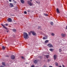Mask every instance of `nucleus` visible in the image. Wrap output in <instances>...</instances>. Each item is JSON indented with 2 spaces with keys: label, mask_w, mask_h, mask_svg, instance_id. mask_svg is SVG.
Here are the masks:
<instances>
[{
  "label": "nucleus",
  "mask_w": 67,
  "mask_h": 67,
  "mask_svg": "<svg viewBox=\"0 0 67 67\" xmlns=\"http://www.w3.org/2000/svg\"><path fill=\"white\" fill-rule=\"evenodd\" d=\"M1 25H2V26H3V27H4V29H6V30H8V29H7V28L5 27V26H4L3 25V24H2Z\"/></svg>",
  "instance_id": "9d476101"
},
{
  "label": "nucleus",
  "mask_w": 67,
  "mask_h": 67,
  "mask_svg": "<svg viewBox=\"0 0 67 67\" xmlns=\"http://www.w3.org/2000/svg\"><path fill=\"white\" fill-rule=\"evenodd\" d=\"M4 25H6V26H8V24H4Z\"/></svg>",
  "instance_id": "c756f323"
},
{
  "label": "nucleus",
  "mask_w": 67,
  "mask_h": 67,
  "mask_svg": "<svg viewBox=\"0 0 67 67\" xmlns=\"http://www.w3.org/2000/svg\"><path fill=\"white\" fill-rule=\"evenodd\" d=\"M41 26H38V29H40V30H42V28H41Z\"/></svg>",
  "instance_id": "4468645a"
},
{
  "label": "nucleus",
  "mask_w": 67,
  "mask_h": 67,
  "mask_svg": "<svg viewBox=\"0 0 67 67\" xmlns=\"http://www.w3.org/2000/svg\"><path fill=\"white\" fill-rule=\"evenodd\" d=\"M59 51L60 52H62V50L60 49H59Z\"/></svg>",
  "instance_id": "bb28decb"
},
{
  "label": "nucleus",
  "mask_w": 67,
  "mask_h": 67,
  "mask_svg": "<svg viewBox=\"0 0 67 67\" xmlns=\"http://www.w3.org/2000/svg\"><path fill=\"white\" fill-rule=\"evenodd\" d=\"M13 2L14 3H16V2L14 1H13Z\"/></svg>",
  "instance_id": "cd10ccee"
},
{
  "label": "nucleus",
  "mask_w": 67,
  "mask_h": 67,
  "mask_svg": "<svg viewBox=\"0 0 67 67\" xmlns=\"http://www.w3.org/2000/svg\"><path fill=\"white\" fill-rule=\"evenodd\" d=\"M53 57L54 58V60H56V58H57V55L55 54L53 56Z\"/></svg>",
  "instance_id": "39448f33"
},
{
  "label": "nucleus",
  "mask_w": 67,
  "mask_h": 67,
  "mask_svg": "<svg viewBox=\"0 0 67 67\" xmlns=\"http://www.w3.org/2000/svg\"><path fill=\"white\" fill-rule=\"evenodd\" d=\"M66 29L67 30V26H66Z\"/></svg>",
  "instance_id": "ea45409f"
},
{
  "label": "nucleus",
  "mask_w": 67,
  "mask_h": 67,
  "mask_svg": "<svg viewBox=\"0 0 67 67\" xmlns=\"http://www.w3.org/2000/svg\"><path fill=\"white\" fill-rule=\"evenodd\" d=\"M47 46L50 48H51L52 47H53V46L52 45V44H47Z\"/></svg>",
  "instance_id": "20e7f679"
},
{
  "label": "nucleus",
  "mask_w": 67,
  "mask_h": 67,
  "mask_svg": "<svg viewBox=\"0 0 67 67\" xmlns=\"http://www.w3.org/2000/svg\"><path fill=\"white\" fill-rule=\"evenodd\" d=\"M49 67H53L52 66H49Z\"/></svg>",
  "instance_id": "c9c22d12"
},
{
  "label": "nucleus",
  "mask_w": 67,
  "mask_h": 67,
  "mask_svg": "<svg viewBox=\"0 0 67 67\" xmlns=\"http://www.w3.org/2000/svg\"><path fill=\"white\" fill-rule=\"evenodd\" d=\"M6 57H9V56L8 55H7L6 56Z\"/></svg>",
  "instance_id": "a19ab883"
},
{
  "label": "nucleus",
  "mask_w": 67,
  "mask_h": 67,
  "mask_svg": "<svg viewBox=\"0 0 67 67\" xmlns=\"http://www.w3.org/2000/svg\"><path fill=\"white\" fill-rule=\"evenodd\" d=\"M31 67H34V65H31Z\"/></svg>",
  "instance_id": "473e14b6"
},
{
  "label": "nucleus",
  "mask_w": 67,
  "mask_h": 67,
  "mask_svg": "<svg viewBox=\"0 0 67 67\" xmlns=\"http://www.w3.org/2000/svg\"><path fill=\"white\" fill-rule=\"evenodd\" d=\"M24 13L25 14H26V13H27V12H26V11H25L24 12Z\"/></svg>",
  "instance_id": "c85d7f7f"
},
{
  "label": "nucleus",
  "mask_w": 67,
  "mask_h": 67,
  "mask_svg": "<svg viewBox=\"0 0 67 67\" xmlns=\"http://www.w3.org/2000/svg\"><path fill=\"white\" fill-rule=\"evenodd\" d=\"M45 37H46V38L45 37H43V40H46V39H47V37H46V36H45Z\"/></svg>",
  "instance_id": "2eb2a0df"
},
{
  "label": "nucleus",
  "mask_w": 67,
  "mask_h": 67,
  "mask_svg": "<svg viewBox=\"0 0 67 67\" xmlns=\"http://www.w3.org/2000/svg\"><path fill=\"white\" fill-rule=\"evenodd\" d=\"M7 32H9V31H7Z\"/></svg>",
  "instance_id": "37998d69"
},
{
  "label": "nucleus",
  "mask_w": 67,
  "mask_h": 67,
  "mask_svg": "<svg viewBox=\"0 0 67 67\" xmlns=\"http://www.w3.org/2000/svg\"><path fill=\"white\" fill-rule=\"evenodd\" d=\"M57 12L58 13H60L59 11V9L58 8L57 9Z\"/></svg>",
  "instance_id": "f8f14e48"
},
{
  "label": "nucleus",
  "mask_w": 67,
  "mask_h": 67,
  "mask_svg": "<svg viewBox=\"0 0 67 67\" xmlns=\"http://www.w3.org/2000/svg\"><path fill=\"white\" fill-rule=\"evenodd\" d=\"M27 64V63H26V64Z\"/></svg>",
  "instance_id": "a18cd8bd"
},
{
  "label": "nucleus",
  "mask_w": 67,
  "mask_h": 67,
  "mask_svg": "<svg viewBox=\"0 0 67 67\" xmlns=\"http://www.w3.org/2000/svg\"><path fill=\"white\" fill-rule=\"evenodd\" d=\"M9 2H11V0H9Z\"/></svg>",
  "instance_id": "e433bc0d"
},
{
  "label": "nucleus",
  "mask_w": 67,
  "mask_h": 67,
  "mask_svg": "<svg viewBox=\"0 0 67 67\" xmlns=\"http://www.w3.org/2000/svg\"><path fill=\"white\" fill-rule=\"evenodd\" d=\"M31 33H32V35H34V36H35V35H36V33L34 31H31Z\"/></svg>",
  "instance_id": "7ed1b4c3"
},
{
  "label": "nucleus",
  "mask_w": 67,
  "mask_h": 67,
  "mask_svg": "<svg viewBox=\"0 0 67 67\" xmlns=\"http://www.w3.org/2000/svg\"><path fill=\"white\" fill-rule=\"evenodd\" d=\"M49 50L51 52H53L54 51V49H50Z\"/></svg>",
  "instance_id": "dca6fc26"
},
{
  "label": "nucleus",
  "mask_w": 67,
  "mask_h": 67,
  "mask_svg": "<svg viewBox=\"0 0 67 67\" xmlns=\"http://www.w3.org/2000/svg\"><path fill=\"white\" fill-rule=\"evenodd\" d=\"M21 58L22 59H24V57H22Z\"/></svg>",
  "instance_id": "72a5a7b5"
},
{
  "label": "nucleus",
  "mask_w": 67,
  "mask_h": 67,
  "mask_svg": "<svg viewBox=\"0 0 67 67\" xmlns=\"http://www.w3.org/2000/svg\"><path fill=\"white\" fill-rule=\"evenodd\" d=\"M48 42V40H46L45 41V43H47Z\"/></svg>",
  "instance_id": "6ab92c4d"
},
{
  "label": "nucleus",
  "mask_w": 67,
  "mask_h": 67,
  "mask_svg": "<svg viewBox=\"0 0 67 67\" xmlns=\"http://www.w3.org/2000/svg\"><path fill=\"white\" fill-rule=\"evenodd\" d=\"M30 1H31L32 2V0H30Z\"/></svg>",
  "instance_id": "79ce46f5"
},
{
  "label": "nucleus",
  "mask_w": 67,
  "mask_h": 67,
  "mask_svg": "<svg viewBox=\"0 0 67 67\" xmlns=\"http://www.w3.org/2000/svg\"><path fill=\"white\" fill-rule=\"evenodd\" d=\"M44 15H45V16H48V14H46L45 13H44L43 14Z\"/></svg>",
  "instance_id": "f3484780"
},
{
  "label": "nucleus",
  "mask_w": 67,
  "mask_h": 67,
  "mask_svg": "<svg viewBox=\"0 0 67 67\" xmlns=\"http://www.w3.org/2000/svg\"><path fill=\"white\" fill-rule=\"evenodd\" d=\"M9 5V6L11 7V8H12V7H13V4L11 3H10Z\"/></svg>",
  "instance_id": "6e6552de"
},
{
  "label": "nucleus",
  "mask_w": 67,
  "mask_h": 67,
  "mask_svg": "<svg viewBox=\"0 0 67 67\" xmlns=\"http://www.w3.org/2000/svg\"><path fill=\"white\" fill-rule=\"evenodd\" d=\"M13 32H15V31H16V30L15 29H13Z\"/></svg>",
  "instance_id": "a878e982"
},
{
  "label": "nucleus",
  "mask_w": 67,
  "mask_h": 67,
  "mask_svg": "<svg viewBox=\"0 0 67 67\" xmlns=\"http://www.w3.org/2000/svg\"><path fill=\"white\" fill-rule=\"evenodd\" d=\"M2 48L3 49H5V47H4V46H3L2 47Z\"/></svg>",
  "instance_id": "5701e85b"
},
{
  "label": "nucleus",
  "mask_w": 67,
  "mask_h": 67,
  "mask_svg": "<svg viewBox=\"0 0 67 67\" xmlns=\"http://www.w3.org/2000/svg\"><path fill=\"white\" fill-rule=\"evenodd\" d=\"M55 65H56V66H58V63H55Z\"/></svg>",
  "instance_id": "393cba45"
},
{
  "label": "nucleus",
  "mask_w": 67,
  "mask_h": 67,
  "mask_svg": "<svg viewBox=\"0 0 67 67\" xmlns=\"http://www.w3.org/2000/svg\"><path fill=\"white\" fill-rule=\"evenodd\" d=\"M43 67H47V66H43Z\"/></svg>",
  "instance_id": "4c0bfd02"
},
{
  "label": "nucleus",
  "mask_w": 67,
  "mask_h": 67,
  "mask_svg": "<svg viewBox=\"0 0 67 67\" xmlns=\"http://www.w3.org/2000/svg\"><path fill=\"white\" fill-rule=\"evenodd\" d=\"M23 34L24 37L25 39H27V38H29V36L27 33L24 32Z\"/></svg>",
  "instance_id": "f257e3e1"
},
{
  "label": "nucleus",
  "mask_w": 67,
  "mask_h": 67,
  "mask_svg": "<svg viewBox=\"0 0 67 67\" xmlns=\"http://www.w3.org/2000/svg\"><path fill=\"white\" fill-rule=\"evenodd\" d=\"M28 4L30 5V6H32L33 5V4L32 3L30 2V1H28L27 2Z\"/></svg>",
  "instance_id": "f03ea898"
},
{
  "label": "nucleus",
  "mask_w": 67,
  "mask_h": 67,
  "mask_svg": "<svg viewBox=\"0 0 67 67\" xmlns=\"http://www.w3.org/2000/svg\"><path fill=\"white\" fill-rule=\"evenodd\" d=\"M29 34H30V33H29Z\"/></svg>",
  "instance_id": "c03bdc74"
},
{
  "label": "nucleus",
  "mask_w": 67,
  "mask_h": 67,
  "mask_svg": "<svg viewBox=\"0 0 67 67\" xmlns=\"http://www.w3.org/2000/svg\"><path fill=\"white\" fill-rule=\"evenodd\" d=\"M51 35L52 36H54L55 35V34L54 33H52L51 34Z\"/></svg>",
  "instance_id": "a211bd4d"
},
{
  "label": "nucleus",
  "mask_w": 67,
  "mask_h": 67,
  "mask_svg": "<svg viewBox=\"0 0 67 67\" xmlns=\"http://www.w3.org/2000/svg\"><path fill=\"white\" fill-rule=\"evenodd\" d=\"M51 60H49V59H48V62H50V61Z\"/></svg>",
  "instance_id": "2f4dec72"
},
{
  "label": "nucleus",
  "mask_w": 67,
  "mask_h": 67,
  "mask_svg": "<svg viewBox=\"0 0 67 67\" xmlns=\"http://www.w3.org/2000/svg\"><path fill=\"white\" fill-rule=\"evenodd\" d=\"M8 22H10L12 21V19L10 18H9L7 19Z\"/></svg>",
  "instance_id": "423d86ee"
},
{
  "label": "nucleus",
  "mask_w": 67,
  "mask_h": 67,
  "mask_svg": "<svg viewBox=\"0 0 67 67\" xmlns=\"http://www.w3.org/2000/svg\"><path fill=\"white\" fill-rule=\"evenodd\" d=\"M50 24L51 25H53V22H51L50 23Z\"/></svg>",
  "instance_id": "4be33fe9"
},
{
  "label": "nucleus",
  "mask_w": 67,
  "mask_h": 67,
  "mask_svg": "<svg viewBox=\"0 0 67 67\" xmlns=\"http://www.w3.org/2000/svg\"><path fill=\"white\" fill-rule=\"evenodd\" d=\"M59 67H62V66H60H60H59Z\"/></svg>",
  "instance_id": "58836bf2"
},
{
  "label": "nucleus",
  "mask_w": 67,
  "mask_h": 67,
  "mask_svg": "<svg viewBox=\"0 0 67 67\" xmlns=\"http://www.w3.org/2000/svg\"><path fill=\"white\" fill-rule=\"evenodd\" d=\"M2 65H5V63L4 62H2Z\"/></svg>",
  "instance_id": "b1692460"
},
{
  "label": "nucleus",
  "mask_w": 67,
  "mask_h": 67,
  "mask_svg": "<svg viewBox=\"0 0 67 67\" xmlns=\"http://www.w3.org/2000/svg\"><path fill=\"white\" fill-rule=\"evenodd\" d=\"M46 58H48L49 57L48 55H46Z\"/></svg>",
  "instance_id": "aec40b11"
},
{
  "label": "nucleus",
  "mask_w": 67,
  "mask_h": 67,
  "mask_svg": "<svg viewBox=\"0 0 67 67\" xmlns=\"http://www.w3.org/2000/svg\"><path fill=\"white\" fill-rule=\"evenodd\" d=\"M27 12H30V10H27Z\"/></svg>",
  "instance_id": "7c9ffc66"
},
{
  "label": "nucleus",
  "mask_w": 67,
  "mask_h": 67,
  "mask_svg": "<svg viewBox=\"0 0 67 67\" xmlns=\"http://www.w3.org/2000/svg\"><path fill=\"white\" fill-rule=\"evenodd\" d=\"M21 2L22 3H24V1L23 0H21Z\"/></svg>",
  "instance_id": "ddd939ff"
},
{
  "label": "nucleus",
  "mask_w": 67,
  "mask_h": 67,
  "mask_svg": "<svg viewBox=\"0 0 67 67\" xmlns=\"http://www.w3.org/2000/svg\"><path fill=\"white\" fill-rule=\"evenodd\" d=\"M11 58L12 59H14L15 58V56L14 55H11Z\"/></svg>",
  "instance_id": "0eeeda50"
},
{
  "label": "nucleus",
  "mask_w": 67,
  "mask_h": 67,
  "mask_svg": "<svg viewBox=\"0 0 67 67\" xmlns=\"http://www.w3.org/2000/svg\"><path fill=\"white\" fill-rule=\"evenodd\" d=\"M65 34H61V36H62V37H65Z\"/></svg>",
  "instance_id": "9b49d317"
},
{
  "label": "nucleus",
  "mask_w": 67,
  "mask_h": 67,
  "mask_svg": "<svg viewBox=\"0 0 67 67\" xmlns=\"http://www.w3.org/2000/svg\"><path fill=\"white\" fill-rule=\"evenodd\" d=\"M62 66L63 67H65V66L64 65V64H63Z\"/></svg>",
  "instance_id": "f704fd0d"
},
{
  "label": "nucleus",
  "mask_w": 67,
  "mask_h": 67,
  "mask_svg": "<svg viewBox=\"0 0 67 67\" xmlns=\"http://www.w3.org/2000/svg\"><path fill=\"white\" fill-rule=\"evenodd\" d=\"M36 3H37V4H40V2H38L36 1Z\"/></svg>",
  "instance_id": "412c9836"
},
{
  "label": "nucleus",
  "mask_w": 67,
  "mask_h": 67,
  "mask_svg": "<svg viewBox=\"0 0 67 67\" xmlns=\"http://www.w3.org/2000/svg\"><path fill=\"white\" fill-rule=\"evenodd\" d=\"M34 64H37V61L36 60H34Z\"/></svg>",
  "instance_id": "1a4fd4ad"
}]
</instances>
